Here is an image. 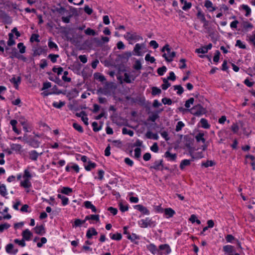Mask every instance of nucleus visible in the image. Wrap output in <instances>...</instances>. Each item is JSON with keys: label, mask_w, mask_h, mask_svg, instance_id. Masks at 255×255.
Segmentation results:
<instances>
[{"label": "nucleus", "mask_w": 255, "mask_h": 255, "mask_svg": "<svg viewBox=\"0 0 255 255\" xmlns=\"http://www.w3.org/2000/svg\"><path fill=\"white\" fill-rule=\"evenodd\" d=\"M166 51L167 53L163 54L162 56L165 58L166 61L171 62L174 57L176 55V53L174 51H171V49L168 44H166L161 49L162 52Z\"/></svg>", "instance_id": "f257e3e1"}, {"label": "nucleus", "mask_w": 255, "mask_h": 255, "mask_svg": "<svg viewBox=\"0 0 255 255\" xmlns=\"http://www.w3.org/2000/svg\"><path fill=\"white\" fill-rule=\"evenodd\" d=\"M138 225L141 228H145L148 227H154L155 222L152 221L149 218H146L145 219H141L138 221Z\"/></svg>", "instance_id": "f03ea898"}, {"label": "nucleus", "mask_w": 255, "mask_h": 255, "mask_svg": "<svg viewBox=\"0 0 255 255\" xmlns=\"http://www.w3.org/2000/svg\"><path fill=\"white\" fill-rule=\"evenodd\" d=\"M190 112L193 115L200 116L205 113V109L201 105L198 104L191 108Z\"/></svg>", "instance_id": "7ed1b4c3"}, {"label": "nucleus", "mask_w": 255, "mask_h": 255, "mask_svg": "<svg viewBox=\"0 0 255 255\" xmlns=\"http://www.w3.org/2000/svg\"><path fill=\"white\" fill-rule=\"evenodd\" d=\"M113 88L112 83L106 82L103 88H101L99 91L103 95H108L111 94Z\"/></svg>", "instance_id": "20e7f679"}, {"label": "nucleus", "mask_w": 255, "mask_h": 255, "mask_svg": "<svg viewBox=\"0 0 255 255\" xmlns=\"http://www.w3.org/2000/svg\"><path fill=\"white\" fill-rule=\"evenodd\" d=\"M5 52L6 54H4L5 56H9L11 58L19 57V54L15 48H10L9 47H6Z\"/></svg>", "instance_id": "39448f33"}, {"label": "nucleus", "mask_w": 255, "mask_h": 255, "mask_svg": "<svg viewBox=\"0 0 255 255\" xmlns=\"http://www.w3.org/2000/svg\"><path fill=\"white\" fill-rule=\"evenodd\" d=\"M144 49H145V45L144 44L137 43L135 44L133 49V54L137 56L141 55V51Z\"/></svg>", "instance_id": "423d86ee"}, {"label": "nucleus", "mask_w": 255, "mask_h": 255, "mask_svg": "<svg viewBox=\"0 0 255 255\" xmlns=\"http://www.w3.org/2000/svg\"><path fill=\"white\" fill-rule=\"evenodd\" d=\"M125 37L127 40H138L139 39H143L141 36L137 35L135 33H131L130 32H127V34L125 35Z\"/></svg>", "instance_id": "0eeeda50"}, {"label": "nucleus", "mask_w": 255, "mask_h": 255, "mask_svg": "<svg viewBox=\"0 0 255 255\" xmlns=\"http://www.w3.org/2000/svg\"><path fill=\"white\" fill-rule=\"evenodd\" d=\"M134 208L142 213L143 214L148 215L150 214L149 211L142 205L138 204L135 205Z\"/></svg>", "instance_id": "6e6552de"}, {"label": "nucleus", "mask_w": 255, "mask_h": 255, "mask_svg": "<svg viewBox=\"0 0 255 255\" xmlns=\"http://www.w3.org/2000/svg\"><path fill=\"white\" fill-rule=\"evenodd\" d=\"M42 154V152L39 153L35 150H31L29 152V159L33 161H36L37 160L38 156Z\"/></svg>", "instance_id": "1a4fd4ad"}, {"label": "nucleus", "mask_w": 255, "mask_h": 255, "mask_svg": "<svg viewBox=\"0 0 255 255\" xmlns=\"http://www.w3.org/2000/svg\"><path fill=\"white\" fill-rule=\"evenodd\" d=\"M163 160H157L155 161L153 165L151 166V168H153L155 170H162L163 169Z\"/></svg>", "instance_id": "9d476101"}, {"label": "nucleus", "mask_w": 255, "mask_h": 255, "mask_svg": "<svg viewBox=\"0 0 255 255\" xmlns=\"http://www.w3.org/2000/svg\"><path fill=\"white\" fill-rule=\"evenodd\" d=\"M22 239L24 240L29 241L32 237V233L28 229H26L22 233Z\"/></svg>", "instance_id": "9b49d317"}, {"label": "nucleus", "mask_w": 255, "mask_h": 255, "mask_svg": "<svg viewBox=\"0 0 255 255\" xmlns=\"http://www.w3.org/2000/svg\"><path fill=\"white\" fill-rule=\"evenodd\" d=\"M164 157L167 159L168 161H175L177 158L176 154H172L169 151H167L164 153Z\"/></svg>", "instance_id": "f8f14e48"}, {"label": "nucleus", "mask_w": 255, "mask_h": 255, "mask_svg": "<svg viewBox=\"0 0 255 255\" xmlns=\"http://www.w3.org/2000/svg\"><path fill=\"white\" fill-rule=\"evenodd\" d=\"M23 181L20 182V186L25 189H28L31 187L30 179L23 178Z\"/></svg>", "instance_id": "ddd939ff"}, {"label": "nucleus", "mask_w": 255, "mask_h": 255, "mask_svg": "<svg viewBox=\"0 0 255 255\" xmlns=\"http://www.w3.org/2000/svg\"><path fill=\"white\" fill-rule=\"evenodd\" d=\"M98 234V232L96 231L95 228H90L87 232L86 237L88 239L92 238L93 236H96Z\"/></svg>", "instance_id": "4468645a"}, {"label": "nucleus", "mask_w": 255, "mask_h": 255, "mask_svg": "<svg viewBox=\"0 0 255 255\" xmlns=\"http://www.w3.org/2000/svg\"><path fill=\"white\" fill-rule=\"evenodd\" d=\"M13 245L11 244H8L5 248L6 251L8 254H15L18 252V250L17 249L13 250Z\"/></svg>", "instance_id": "2eb2a0df"}, {"label": "nucleus", "mask_w": 255, "mask_h": 255, "mask_svg": "<svg viewBox=\"0 0 255 255\" xmlns=\"http://www.w3.org/2000/svg\"><path fill=\"white\" fill-rule=\"evenodd\" d=\"M223 251L228 254L235 253L234 247L231 245H226L223 248Z\"/></svg>", "instance_id": "dca6fc26"}, {"label": "nucleus", "mask_w": 255, "mask_h": 255, "mask_svg": "<svg viewBox=\"0 0 255 255\" xmlns=\"http://www.w3.org/2000/svg\"><path fill=\"white\" fill-rule=\"evenodd\" d=\"M34 230L36 234L42 235L45 233L44 228L42 225L37 226L34 228Z\"/></svg>", "instance_id": "f3484780"}, {"label": "nucleus", "mask_w": 255, "mask_h": 255, "mask_svg": "<svg viewBox=\"0 0 255 255\" xmlns=\"http://www.w3.org/2000/svg\"><path fill=\"white\" fill-rule=\"evenodd\" d=\"M165 215L166 216V218L172 217L175 214V211L170 208H166L164 210Z\"/></svg>", "instance_id": "a211bd4d"}, {"label": "nucleus", "mask_w": 255, "mask_h": 255, "mask_svg": "<svg viewBox=\"0 0 255 255\" xmlns=\"http://www.w3.org/2000/svg\"><path fill=\"white\" fill-rule=\"evenodd\" d=\"M145 136L147 138L149 139H154L155 140H157L158 139V135L156 133H153L150 131H148L145 134Z\"/></svg>", "instance_id": "6ab92c4d"}, {"label": "nucleus", "mask_w": 255, "mask_h": 255, "mask_svg": "<svg viewBox=\"0 0 255 255\" xmlns=\"http://www.w3.org/2000/svg\"><path fill=\"white\" fill-rule=\"evenodd\" d=\"M204 5L207 8L210 9V11H215L216 9V8L213 6L212 2L209 0H206L205 1Z\"/></svg>", "instance_id": "aec40b11"}, {"label": "nucleus", "mask_w": 255, "mask_h": 255, "mask_svg": "<svg viewBox=\"0 0 255 255\" xmlns=\"http://www.w3.org/2000/svg\"><path fill=\"white\" fill-rule=\"evenodd\" d=\"M191 164V160L188 159H184L181 161L180 164V168L181 170H183L187 166L190 165Z\"/></svg>", "instance_id": "412c9836"}, {"label": "nucleus", "mask_w": 255, "mask_h": 255, "mask_svg": "<svg viewBox=\"0 0 255 255\" xmlns=\"http://www.w3.org/2000/svg\"><path fill=\"white\" fill-rule=\"evenodd\" d=\"M159 248L161 250H164L165 251V254H168L171 252V249L170 247L167 244H163L159 246Z\"/></svg>", "instance_id": "4be33fe9"}, {"label": "nucleus", "mask_w": 255, "mask_h": 255, "mask_svg": "<svg viewBox=\"0 0 255 255\" xmlns=\"http://www.w3.org/2000/svg\"><path fill=\"white\" fill-rule=\"evenodd\" d=\"M147 249L153 254H155L158 252L156 247L153 244L147 246Z\"/></svg>", "instance_id": "5701e85b"}, {"label": "nucleus", "mask_w": 255, "mask_h": 255, "mask_svg": "<svg viewBox=\"0 0 255 255\" xmlns=\"http://www.w3.org/2000/svg\"><path fill=\"white\" fill-rule=\"evenodd\" d=\"M10 124L12 127L13 130L16 132L17 134L20 133V131L16 128V125L17 124V122L15 120H12L10 122Z\"/></svg>", "instance_id": "b1692460"}, {"label": "nucleus", "mask_w": 255, "mask_h": 255, "mask_svg": "<svg viewBox=\"0 0 255 255\" xmlns=\"http://www.w3.org/2000/svg\"><path fill=\"white\" fill-rule=\"evenodd\" d=\"M7 43L9 46H11L15 44V42L13 39V35L12 33H9L8 34V40Z\"/></svg>", "instance_id": "393cba45"}, {"label": "nucleus", "mask_w": 255, "mask_h": 255, "mask_svg": "<svg viewBox=\"0 0 255 255\" xmlns=\"http://www.w3.org/2000/svg\"><path fill=\"white\" fill-rule=\"evenodd\" d=\"M241 7L242 9L244 10L246 12L245 14L246 16H249L251 14V9L248 5L242 4L241 5Z\"/></svg>", "instance_id": "a878e982"}, {"label": "nucleus", "mask_w": 255, "mask_h": 255, "mask_svg": "<svg viewBox=\"0 0 255 255\" xmlns=\"http://www.w3.org/2000/svg\"><path fill=\"white\" fill-rule=\"evenodd\" d=\"M0 194L3 197L7 194L5 185L3 184H0Z\"/></svg>", "instance_id": "bb28decb"}, {"label": "nucleus", "mask_w": 255, "mask_h": 255, "mask_svg": "<svg viewBox=\"0 0 255 255\" xmlns=\"http://www.w3.org/2000/svg\"><path fill=\"white\" fill-rule=\"evenodd\" d=\"M57 197L58 198L61 199L62 204L63 206H65L68 204L69 199L67 197L61 194H58Z\"/></svg>", "instance_id": "cd10ccee"}, {"label": "nucleus", "mask_w": 255, "mask_h": 255, "mask_svg": "<svg viewBox=\"0 0 255 255\" xmlns=\"http://www.w3.org/2000/svg\"><path fill=\"white\" fill-rule=\"evenodd\" d=\"M94 76L95 79L99 80L100 82H103L106 81L105 76L99 73H95Z\"/></svg>", "instance_id": "c85d7f7f"}, {"label": "nucleus", "mask_w": 255, "mask_h": 255, "mask_svg": "<svg viewBox=\"0 0 255 255\" xmlns=\"http://www.w3.org/2000/svg\"><path fill=\"white\" fill-rule=\"evenodd\" d=\"M242 26L243 28L246 30H248L253 28V25L248 21H244L242 23Z\"/></svg>", "instance_id": "c756f323"}, {"label": "nucleus", "mask_w": 255, "mask_h": 255, "mask_svg": "<svg viewBox=\"0 0 255 255\" xmlns=\"http://www.w3.org/2000/svg\"><path fill=\"white\" fill-rule=\"evenodd\" d=\"M72 192V189L68 187H63L61 190V193L66 195H69Z\"/></svg>", "instance_id": "7c9ffc66"}, {"label": "nucleus", "mask_w": 255, "mask_h": 255, "mask_svg": "<svg viewBox=\"0 0 255 255\" xmlns=\"http://www.w3.org/2000/svg\"><path fill=\"white\" fill-rule=\"evenodd\" d=\"M85 223V220H81L79 219H76L73 224V227H80L82 224H84Z\"/></svg>", "instance_id": "2f4dec72"}, {"label": "nucleus", "mask_w": 255, "mask_h": 255, "mask_svg": "<svg viewBox=\"0 0 255 255\" xmlns=\"http://www.w3.org/2000/svg\"><path fill=\"white\" fill-rule=\"evenodd\" d=\"M10 81L11 83H13L15 86H18V84L21 82V78L19 76H18L17 77H13L11 79Z\"/></svg>", "instance_id": "473e14b6"}, {"label": "nucleus", "mask_w": 255, "mask_h": 255, "mask_svg": "<svg viewBox=\"0 0 255 255\" xmlns=\"http://www.w3.org/2000/svg\"><path fill=\"white\" fill-rule=\"evenodd\" d=\"M173 89L174 90H177V94L179 95H181L184 92L183 87L180 85L173 86Z\"/></svg>", "instance_id": "72a5a7b5"}, {"label": "nucleus", "mask_w": 255, "mask_h": 255, "mask_svg": "<svg viewBox=\"0 0 255 255\" xmlns=\"http://www.w3.org/2000/svg\"><path fill=\"white\" fill-rule=\"evenodd\" d=\"M163 82V84L161 85V88L163 90H165L171 86L170 83L168 82L167 79L164 78Z\"/></svg>", "instance_id": "f704fd0d"}, {"label": "nucleus", "mask_w": 255, "mask_h": 255, "mask_svg": "<svg viewBox=\"0 0 255 255\" xmlns=\"http://www.w3.org/2000/svg\"><path fill=\"white\" fill-rule=\"evenodd\" d=\"M200 123L201 127L207 129L210 127V125L208 124L207 120L205 119H201L200 120Z\"/></svg>", "instance_id": "c9c22d12"}, {"label": "nucleus", "mask_w": 255, "mask_h": 255, "mask_svg": "<svg viewBox=\"0 0 255 255\" xmlns=\"http://www.w3.org/2000/svg\"><path fill=\"white\" fill-rule=\"evenodd\" d=\"M122 133L124 134H128L130 136H132L134 134V132L132 130L128 129L126 128H124L122 129Z\"/></svg>", "instance_id": "e433bc0d"}, {"label": "nucleus", "mask_w": 255, "mask_h": 255, "mask_svg": "<svg viewBox=\"0 0 255 255\" xmlns=\"http://www.w3.org/2000/svg\"><path fill=\"white\" fill-rule=\"evenodd\" d=\"M96 166V163L89 161L88 164L85 166V169L87 171H90L92 169L94 168Z\"/></svg>", "instance_id": "4c0bfd02"}, {"label": "nucleus", "mask_w": 255, "mask_h": 255, "mask_svg": "<svg viewBox=\"0 0 255 255\" xmlns=\"http://www.w3.org/2000/svg\"><path fill=\"white\" fill-rule=\"evenodd\" d=\"M127 238L128 240H130L131 242H133L135 240H139V237L136 235L135 234L132 233L131 235L128 234V235L127 236Z\"/></svg>", "instance_id": "58836bf2"}, {"label": "nucleus", "mask_w": 255, "mask_h": 255, "mask_svg": "<svg viewBox=\"0 0 255 255\" xmlns=\"http://www.w3.org/2000/svg\"><path fill=\"white\" fill-rule=\"evenodd\" d=\"M215 165V162L212 160H207L205 162L202 163V166L205 167H211Z\"/></svg>", "instance_id": "ea45409f"}, {"label": "nucleus", "mask_w": 255, "mask_h": 255, "mask_svg": "<svg viewBox=\"0 0 255 255\" xmlns=\"http://www.w3.org/2000/svg\"><path fill=\"white\" fill-rule=\"evenodd\" d=\"M17 48L19 50V52L21 54L25 53V46L22 42L19 43L17 44Z\"/></svg>", "instance_id": "a19ab883"}, {"label": "nucleus", "mask_w": 255, "mask_h": 255, "mask_svg": "<svg viewBox=\"0 0 255 255\" xmlns=\"http://www.w3.org/2000/svg\"><path fill=\"white\" fill-rule=\"evenodd\" d=\"M184 126L185 125L182 122H178L176 126L175 130L177 132L180 131L182 129V128L184 127Z\"/></svg>", "instance_id": "79ce46f5"}, {"label": "nucleus", "mask_w": 255, "mask_h": 255, "mask_svg": "<svg viewBox=\"0 0 255 255\" xmlns=\"http://www.w3.org/2000/svg\"><path fill=\"white\" fill-rule=\"evenodd\" d=\"M85 33L86 35H93L94 36L96 35V33L95 31L90 28H88L87 29L85 30Z\"/></svg>", "instance_id": "37998d69"}, {"label": "nucleus", "mask_w": 255, "mask_h": 255, "mask_svg": "<svg viewBox=\"0 0 255 255\" xmlns=\"http://www.w3.org/2000/svg\"><path fill=\"white\" fill-rule=\"evenodd\" d=\"M167 68L165 66H163L161 67L158 68L157 72L159 75L162 76L166 71Z\"/></svg>", "instance_id": "c03bdc74"}, {"label": "nucleus", "mask_w": 255, "mask_h": 255, "mask_svg": "<svg viewBox=\"0 0 255 255\" xmlns=\"http://www.w3.org/2000/svg\"><path fill=\"white\" fill-rule=\"evenodd\" d=\"M111 238L112 240L120 241L122 239V236L121 234L118 233L117 234H113Z\"/></svg>", "instance_id": "a18cd8bd"}, {"label": "nucleus", "mask_w": 255, "mask_h": 255, "mask_svg": "<svg viewBox=\"0 0 255 255\" xmlns=\"http://www.w3.org/2000/svg\"><path fill=\"white\" fill-rule=\"evenodd\" d=\"M203 136V133H199L196 136V139L198 142L201 141L202 142L204 143L205 141V139Z\"/></svg>", "instance_id": "49530a36"}, {"label": "nucleus", "mask_w": 255, "mask_h": 255, "mask_svg": "<svg viewBox=\"0 0 255 255\" xmlns=\"http://www.w3.org/2000/svg\"><path fill=\"white\" fill-rule=\"evenodd\" d=\"M32 175L28 169H25L24 171L23 178L31 179Z\"/></svg>", "instance_id": "de8ad7c7"}, {"label": "nucleus", "mask_w": 255, "mask_h": 255, "mask_svg": "<svg viewBox=\"0 0 255 255\" xmlns=\"http://www.w3.org/2000/svg\"><path fill=\"white\" fill-rule=\"evenodd\" d=\"M10 225L8 223H4L3 224L0 225V232L1 233L3 232L4 230H6L10 227Z\"/></svg>", "instance_id": "09e8293b"}, {"label": "nucleus", "mask_w": 255, "mask_h": 255, "mask_svg": "<svg viewBox=\"0 0 255 255\" xmlns=\"http://www.w3.org/2000/svg\"><path fill=\"white\" fill-rule=\"evenodd\" d=\"M73 128L78 131L80 132H83V128L78 124L77 123H74L73 124Z\"/></svg>", "instance_id": "8fccbe9b"}, {"label": "nucleus", "mask_w": 255, "mask_h": 255, "mask_svg": "<svg viewBox=\"0 0 255 255\" xmlns=\"http://www.w3.org/2000/svg\"><path fill=\"white\" fill-rule=\"evenodd\" d=\"M92 127L93 128V130L95 132H97V131H99L100 130H101V129L102 128L101 126L98 127V124L96 122H93L92 123Z\"/></svg>", "instance_id": "3c124183"}, {"label": "nucleus", "mask_w": 255, "mask_h": 255, "mask_svg": "<svg viewBox=\"0 0 255 255\" xmlns=\"http://www.w3.org/2000/svg\"><path fill=\"white\" fill-rule=\"evenodd\" d=\"M48 57L51 60L52 63H55L57 61V58L59 57V55L50 54Z\"/></svg>", "instance_id": "603ef678"}, {"label": "nucleus", "mask_w": 255, "mask_h": 255, "mask_svg": "<svg viewBox=\"0 0 255 255\" xmlns=\"http://www.w3.org/2000/svg\"><path fill=\"white\" fill-rule=\"evenodd\" d=\"M194 101V99L193 98H190L187 101H186L185 104V106L187 108H189L190 107L191 105H193Z\"/></svg>", "instance_id": "864d4df0"}, {"label": "nucleus", "mask_w": 255, "mask_h": 255, "mask_svg": "<svg viewBox=\"0 0 255 255\" xmlns=\"http://www.w3.org/2000/svg\"><path fill=\"white\" fill-rule=\"evenodd\" d=\"M236 46H238L241 49H246V46L244 44L241 40H237L236 41Z\"/></svg>", "instance_id": "5fc2aeb1"}, {"label": "nucleus", "mask_w": 255, "mask_h": 255, "mask_svg": "<svg viewBox=\"0 0 255 255\" xmlns=\"http://www.w3.org/2000/svg\"><path fill=\"white\" fill-rule=\"evenodd\" d=\"M11 148L13 150L20 151L21 149V146L18 144H12L11 145Z\"/></svg>", "instance_id": "6e6d98bb"}, {"label": "nucleus", "mask_w": 255, "mask_h": 255, "mask_svg": "<svg viewBox=\"0 0 255 255\" xmlns=\"http://www.w3.org/2000/svg\"><path fill=\"white\" fill-rule=\"evenodd\" d=\"M52 71L55 73H57L58 75H59L62 74V72L63 71V69L61 67L58 68H56L54 67L53 68Z\"/></svg>", "instance_id": "4d7b16f0"}, {"label": "nucleus", "mask_w": 255, "mask_h": 255, "mask_svg": "<svg viewBox=\"0 0 255 255\" xmlns=\"http://www.w3.org/2000/svg\"><path fill=\"white\" fill-rule=\"evenodd\" d=\"M161 90L157 87H153L152 88L151 93L153 95H156L159 94L161 93Z\"/></svg>", "instance_id": "13d9d810"}, {"label": "nucleus", "mask_w": 255, "mask_h": 255, "mask_svg": "<svg viewBox=\"0 0 255 255\" xmlns=\"http://www.w3.org/2000/svg\"><path fill=\"white\" fill-rule=\"evenodd\" d=\"M145 60L147 61H150L151 63H154L155 61V58L153 57H151L149 54L145 55Z\"/></svg>", "instance_id": "bf43d9fd"}, {"label": "nucleus", "mask_w": 255, "mask_h": 255, "mask_svg": "<svg viewBox=\"0 0 255 255\" xmlns=\"http://www.w3.org/2000/svg\"><path fill=\"white\" fill-rule=\"evenodd\" d=\"M65 105V103L63 102H54L53 103V106L55 108L60 109L62 107Z\"/></svg>", "instance_id": "052dcab7"}, {"label": "nucleus", "mask_w": 255, "mask_h": 255, "mask_svg": "<svg viewBox=\"0 0 255 255\" xmlns=\"http://www.w3.org/2000/svg\"><path fill=\"white\" fill-rule=\"evenodd\" d=\"M141 155V149L139 147H137L134 149V156L136 158L140 157Z\"/></svg>", "instance_id": "680f3d73"}, {"label": "nucleus", "mask_w": 255, "mask_h": 255, "mask_svg": "<svg viewBox=\"0 0 255 255\" xmlns=\"http://www.w3.org/2000/svg\"><path fill=\"white\" fill-rule=\"evenodd\" d=\"M196 52L198 53H203L205 54L207 53V49L206 48L205 46L202 47L201 48L196 49Z\"/></svg>", "instance_id": "e2e57ef3"}, {"label": "nucleus", "mask_w": 255, "mask_h": 255, "mask_svg": "<svg viewBox=\"0 0 255 255\" xmlns=\"http://www.w3.org/2000/svg\"><path fill=\"white\" fill-rule=\"evenodd\" d=\"M124 80L125 82H126L127 83H131V80L130 79V76L127 73H125L124 74Z\"/></svg>", "instance_id": "0e129e2a"}, {"label": "nucleus", "mask_w": 255, "mask_h": 255, "mask_svg": "<svg viewBox=\"0 0 255 255\" xmlns=\"http://www.w3.org/2000/svg\"><path fill=\"white\" fill-rule=\"evenodd\" d=\"M192 6L191 2H188L187 1L184 2V6L182 7V9L184 10H187L191 8Z\"/></svg>", "instance_id": "69168bd1"}, {"label": "nucleus", "mask_w": 255, "mask_h": 255, "mask_svg": "<svg viewBox=\"0 0 255 255\" xmlns=\"http://www.w3.org/2000/svg\"><path fill=\"white\" fill-rule=\"evenodd\" d=\"M133 68L135 70H140L141 68V64L139 60H136L133 65Z\"/></svg>", "instance_id": "338daca9"}, {"label": "nucleus", "mask_w": 255, "mask_h": 255, "mask_svg": "<svg viewBox=\"0 0 255 255\" xmlns=\"http://www.w3.org/2000/svg\"><path fill=\"white\" fill-rule=\"evenodd\" d=\"M78 91L77 89L74 88L71 90V91L70 92L69 94L71 95V97L72 98H74L75 97H76L78 95Z\"/></svg>", "instance_id": "774afa93"}]
</instances>
